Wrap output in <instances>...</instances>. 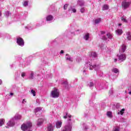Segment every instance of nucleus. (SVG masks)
Masks as SVG:
<instances>
[{"label": "nucleus", "instance_id": "1", "mask_svg": "<svg viewBox=\"0 0 131 131\" xmlns=\"http://www.w3.org/2000/svg\"><path fill=\"white\" fill-rule=\"evenodd\" d=\"M32 126V123L30 122H28L27 124H23L21 126V129L22 130L25 131L27 130L28 128H29Z\"/></svg>", "mask_w": 131, "mask_h": 131}, {"label": "nucleus", "instance_id": "2", "mask_svg": "<svg viewBox=\"0 0 131 131\" xmlns=\"http://www.w3.org/2000/svg\"><path fill=\"white\" fill-rule=\"evenodd\" d=\"M51 95L53 98H59L60 93L58 91V89H55L51 92Z\"/></svg>", "mask_w": 131, "mask_h": 131}, {"label": "nucleus", "instance_id": "3", "mask_svg": "<svg viewBox=\"0 0 131 131\" xmlns=\"http://www.w3.org/2000/svg\"><path fill=\"white\" fill-rule=\"evenodd\" d=\"M72 129V123H69L64 126V128L62 131H71Z\"/></svg>", "mask_w": 131, "mask_h": 131}, {"label": "nucleus", "instance_id": "4", "mask_svg": "<svg viewBox=\"0 0 131 131\" xmlns=\"http://www.w3.org/2000/svg\"><path fill=\"white\" fill-rule=\"evenodd\" d=\"M16 42L18 46H20V47H23V46H24V40L21 37L16 39Z\"/></svg>", "mask_w": 131, "mask_h": 131}, {"label": "nucleus", "instance_id": "5", "mask_svg": "<svg viewBox=\"0 0 131 131\" xmlns=\"http://www.w3.org/2000/svg\"><path fill=\"white\" fill-rule=\"evenodd\" d=\"M117 56L118 57L119 60L121 61V62L124 61L125 59H126V56L124 54H122L120 55H117Z\"/></svg>", "mask_w": 131, "mask_h": 131}, {"label": "nucleus", "instance_id": "6", "mask_svg": "<svg viewBox=\"0 0 131 131\" xmlns=\"http://www.w3.org/2000/svg\"><path fill=\"white\" fill-rule=\"evenodd\" d=\"M129 5H130V2H123L122 3V6L124 8V10H125V9H127V8L129 7Z\"/></svg>", "mask_w": 131, "mask_h": 131}, {"label": "nucleus", "instance_id": "7", "mask_svg": "<svg viewBox=\"0 0 131 131\" xmlns=\"http://www.w3.org/2000/svg\"><path fill=\"white\" fill-rule=\"evenodd\" d=\"M125 50H126V46L124 45H123L121 49H119L120 54H122V53H124V52H125Z\"/></svg>", "mask_w": 131, "mask_h": 131}, {"label": "nucleus", "instance_id": "8", "mask_svg": "<svg viewBox=\"0 0 131 131\" xmlns=\"http://www.w3.org/2000/svg\"><path fill=\"white\" fill-rule=\"evenodd\" d=\"M54 126L52 125V124H49L47 127V130L48 131H53L54 130Z\"/></svg>", "mask_w": 131, "mask_h": 131}, {"label": "nucleus", "instance_id": "9", "mask_svg": "<svg viewBox=\"0 0 131 131\" xmlns=\"http://www.w3.org/2000/svg\"><path fill=\"white\" fill-rule=\"evenodd\" d=\"M115 32L117 34H118V35H121V34H122V33H123V31L120 29H118L117 30H115Z\"/></svg>", "mask_w": 131, "mask_h": 131}, {"label": "nucleus", "instance_id": "10", "mask_svg": "<svg viewBox=\"0 0 131 131\" xmlns=\"http://www.w3.org/2000/svg\"><path fill=\"white\" fill-rule=\"evenodd\" d=\"M7 124L8 126H14V125H15V122L13 121H9Z\"/></svg>", "mask_w": 131, "mask_h": 131}, {"label": "nucleus", "instance_id": "11", "mask_svg": "<svg viewBox=\"0 0 131 131\" xmlns=\"http://www.w3.org/2000/svg\"><path fill=\"white\" fill-rule=\"evenodd\" d=\"M42 122H43V119L40 118L38 120V122L37 123V125L38 126H39L42 124Z\"/></svg>", "mask_w": 131, "mask_h": 131}, {"label": "nucleus", "instance_id": "12", "mask_svg": "<svg viewBox=\"0 0 131 131\" xmlns=\"http://www.w3.org/2000/svg\"><path fill=\"white\" fill-rule=\"evenodd\" d=\"M41 108L40 107H37L35 110V112L36 115L40 114V111Z\"/></svg>", "mask_w": 131, "mask_h": 131}, {"label": "nucleus", "instance_id": "13", "mask_svg": "<svg viewBox=\"0 0 131 131\" xmlns=\"http://www.w3.org/2000/svg\"><path fill=\"white\" fill-rule=\"evenodd\" d=\"M109 9V6L107 4H105L102 7V11H105L107 10H108Z\"/></svg>", "mask_w": 131, "mask_h": 131}, {"label": "nucleus", "instance_id": "14", "mask_svg": "<svg viewBox=\"0 0 131 131\" xmlns=\"http://www.w3.org/2000/svg\"><path fill=\"white\" fill-rule=\"evenodd\" d=\"M57 128H60L62 126V122H57L56 123Z\"/></svg>", "mask_w": 131, "mask_h": 131}, {"label": "nucleus", "instance_id": "15", "mask_svg": "<svg viewBox=\"0 0 131 131\" xmlns=\"http://www.w3.org/2000/svg\"><path fill=\"white\" fill-rule=\"evenodd\" d=\"M124 111H125V108H122L120 111H118V114H120L121 115H123V114L124 113Z\"/></svg>", "mask_w": 131, "mask_h": 131}, {"label": "nucleus", "instance_id": "16", "mask_svg": "<svg viewBox=\"0 0 131 131\" xmlns=\"http://www.w3.org/2000/svg\"><path fill=\"white\" fill-rule=\"evenodd\" d=\"M53 15H50L47 17V21H52V20H53Z\"/></svg>", "mask_w": 131, "mask_h": 131}, {"label": "nucleus", "instance_id": "17", "mask_svg": "<svg viewBox=\"0 0 131 131\" xmlns=\"http://www.w3.org/2000/svg\"><path fill=\"white\" fill-rule=\"evenodd\" d=\"M5 124V119H0V126H3Z\"/></svg>", "mask_w": 131, "mask_h": 131}, {"label": "nucleus", "instance_id": "18", "mask_svg": "<svg viewBox=\"0 0 131 131\" xmlns=\"http://www.w3.org/2000/svg\"><path fill=\"white\" fill-rule=\"evenodd\" d=\"M106 36H107L108 38H109V39H112V37H113V35L110 33H108L106 34Z\"/></svg>", "mask_w": 131, "mask_h": 131}, {"label": "nucleus", "instance_id": "19", "mask_svg": "<svg viewBox=\"0 0 131 131\" xmlns=\"http://www.w3.org/2000/svg\"><path fill=\"white\" fill-rule=\"evenodd\" d=\"M84 38L85 39V40H88L89 38H90V34L88 33L84 37Z\"/></svg>", "mask_w": 131, "mask_h": 131}, {"label": "nucleus", "instance_id": "20", "mask_svg": "<svg viewBox=\"0 0 131 131\" xmlns=\"http://www.w3.org/2000/svg\"><path fill=\"white\" fill-rule=\"evenodd\" d=\"M112 71L113 72H114V73H118L119 72V70L117 68H114L113 70H112Z\"/></svg>", "mask_w": 131, "mask_h": 131}, {"label": "nucleus", "instance_id": "21", "mask_svg": "<svg viewBox=\"0 0 131 131\" xmlns=\"http://www.w3.org/2000/svg\"><path fill=\"white\" fill-rule=\"evenodd\" d=\"M106 114H107V116L108 117H110V118H112V112H107L106 113Z\"/></svg>", "mask_w": 131, "mask_h": 131}, {"label": "nucleus", "instance_id": "22", "mask_svg": "<svg viewBox=\"0 0 131 131\" xmlns=\"http://www.w3.org/2000/svg\"><path fill=\"white\" fill-rule=\"evenodd\" d=\"M100 22H101V18H98L97 19H95V24H99V23H100Z\"/></svg>", "mask_w": 131, "mask_h": 131}, {"label": "nucleus", "instance_id": "23", "mask_svg": "<svg viewBox=\"0 0 131 131\" xmlns=\"http://www.w3.org/2000/svg\"><path fill=\"white\" fill-rule=\"evenodd\" d=\"M31 93L33 94V96L34 97H35V96H36V93L35 92V91L33 90H31Z\"/></svg>", "mask_w": 131, "mask_h": 131}, {"label": "nucleus", "instance_id": "24", "mask_svg": "<svg viewBox=\"0 0 131 131\" xmlns=\"http://www.w3.org/2000/svg\"><path fill=\"white\" fill-rule=\"evenodd\" d=\"M24 7H27L28 6V1H25L23 4Z\"/></svg>", "mask_w": 131, "mask_h": 131}, {"label": "nucleus", "instance_id": "25", "mask_svg": "<svg viewBox=\"0 0 131 131\" xmlns=\"http://www.w3.org/2000/svg\"><path fill=\"white\" fill-rule=\"evenodd\" d=\"M15 119H21V116L19 115H16V116H15Z\"/></svg>", "mask_w": 131, "mask_h": 131}, {"label": "nucleus", "instance_id": "26", "mask_svg": "<svg viewBox=\"0 0 131 131\" xmlns=\"http://www.w3.org/2000/svg\"><path fill=\"white\" fill-rule=\"evenodd\" d=\"M68 4H65L63 6L64 10H67V8H68Z\"/></svg>", "mask_w": 131, "mask_h": 131}, {"label": "nucleus", "instance_id": "27", "mask_svg": "<svg viewBox=\"0 0 131 131\" xmlns=\"http://www.w3.org/2000/svg\"><path fill=\"white\" fill-rule=\"evenodd\" d=\"M92 56H93L94 58H96V57H97V53L96 52H94L92 54Z\"/></svg>", "mask_w": 131, "mask_h": 131}, {"label": "nucleus", "instance_id": "28", "mask_svg": "<svg viewBox=\"0 0 131 131\" xmlns=\"http://www.w3.org/2000/svg\"><path fill=\"white\" fill-rule=\"evenodd\" d=\"M121 20L122 21H123V22H127V20L126 19L123 18V17H121Z\"/></svg>", "mask_w": 131, "mask_h": 131}, {"label": "nucleus", "instance_id": "29", "mask_svg": "<svg viewBox=\"0 0 131 131\" xmlns=\"http://www.w3.org/2000/svg\"><path fill=\"white\" fill-rule=\"evenodd\" d=\"M84 11H85V9H84V8H81L80 9V12L81 13H84Z\"/></svg>", "mask_w": 131, "mask_h": 131}, {"label": "nucleus", "instance_id": "30", "mask_svg": "<svg viewBox=\"0 0 131 131\" xmlns=\"http://www.w3.org/2000/svg\"><path fill=\"white\" fill-rule=\"evenodd\" d=\"M113 131H119V128H115L113 129Z\"/></svg>", "mask_w": 131, "mask_h": 131}, {"label": "nucleus", "instance_id": "31", "mask_svg": "<svg viewBox=\"0 0 131 131\" xmlns=\"http://www.w3.org/2000/svg\"><path fill=\"white\" fill-rule=\"evenodd\" d=\"M102 39H103V40H107V38L105 36H103L102 37Z\"/></svg>", "mask_w": 131, "mask_h": 131}, {"label": "nucleus", "instance_id": "32", "mask_svg": "<svg viewBox=\"0 0 131 131\" xmlns=\"http://www.w3.org/2000/svg\"><path fill=\"white\" fill-rule=\"evenodd\" d=\"M128 40H131V35H129L127 37Z\"/></svg>", "mask_w": 131, "mask_h": 131}, {"label": "nucleus", "instance_id": "33", "mask_svg": "<svg viewBox=\"0 0 131 131\" xmlns=\"http://www.w3.org/2000/svg\"><path fill=\"white\" fill-rule=\"evenodd\" d=\"M128 91H129V95H131V86L128 88Z\"/></svg>", "mask_w": 131, "mask_h": 131}, {"label": "nucleus", "instance_id": "34", "mask_svg": "<svg viewBox=\"0 0 131 131\" xmlns=\"http://www.w3.org/2000/svg\"><path fill=\"white\" fill-rule=\"evenodd\" d=\"M100 33H101V34H105V33H106V32L101 31H100Z\"/></svg>", "mask_w": 131, "mask_h": 131}, {"label": "nucleus", "instance_id": "35", "mask_svg": "<svg viewBox=\"0 0 131 131\" xmlns=\"http://www.w3.org/2000/svg\"><path fill=\"white\" fill-rule=\"evenodd\" d=\"M25 75H26V74H25V73H21V76H22V77H24V76H25Z\"/></svg>", "mask_w": 131, "mask_h": 131}, {"label": "nucleus", "instance_id": "36", "mask_svg": "<svg viewBox=\"0 0 131 131\" xmlns=\"http://www.w3.org/2000/svg\"><path fill=\"white\" fill-rule=\"evenodd\" d=\"M94 86V83L90 82V86Z\"/></svg>", "mask_w": 131, "mask_h": 131}, {"label": "nucleus", "instance_id": "37", "mask_svg": "<svg viewBox=\"0 0 131 131\" xmlns=\"http://www.w3.org/2000/svg\"><path fill=\"white\" fill-rule=\"evenodd\" d=\"M72 11H73V13H76V9H73L72 10Z\"/></svg>", "mask_w": 131, "mask_h": 131}, {"label": "nucleus", "instance_id": "38", "mask_svg": "<svg viewBox=\"0 0 131 131\" xmlns=\"http://www.w3.org/2000/svg\"><path fill=\"white\" fill-rule=\"evenodd\" d=\"M60 54H64V51L61 50Z\"/></svg>", "mask_w": 131, "mask_h": 131}, {"label": "nucleus", "instance_id": "39", "mask_svg": "<svg viewBox=\"0 0 131 131\" xmlns=\"http://www.w3.org/2000/svg\"><path fill=\"white\" fill-rule=\"evenodd\" d=\"M63 83H64V84H68V82L65 81V82H63Z\"/></svg>", "mask_w": 131, "mask_h": 131}, {"label": "nucleus", "instance_id": "40", "mask_svg": "<svg viewBox=\"0 0 131 131\" xmlns=\"http://www.w3.org/2000/svg\"><path fill=\"white\" fill-rule=\"evenodd\" d=\"M114 60V62H117V58H115Z\"/></svg>", "mask_w": 131, "mask_h": 131}, {"label": "nucleus", "instance_id": "41", "mask_svg": "<svg viewBox=\"0 0 131 131\" xmlns=\"http://www.w3.org/2000/svg\"><path fill=\"white\" fill-rule=\"evenodd\" d=\"M31 77H32H32H33V73H31Z\"/></svg>", "mask_w": 131, "mask_h": 131}, {"label": "nucleus", "instance_id": "42", "mask_svg": "<svg viewBox=\"0 0 131 131\" xmlns=\"http://www.w3.org/2000/svg\"><path fill=\"white\" fill-rule=\"evenodd\" d=\"M67 60H69V61H70L71 60L70 57H67Z\"/></svg>", "mask_w": 131, "mask_h": 131}, {"label": "nucleus", "instance_id": "43", "mask_svg": "<svg viewBox=\"0 0 131 131\" xmlns=\"http://www.w3.org/2000/svg\"><path fill=\"white\" fill-rule=\"evenodd\" d=\"M63 118H64V119H66L67 118V116H64Z\"/></svg>", "mask_w": 131, "mask_h": 131}, {"label": "nucleus", "instance_id": "44", "mask_svg": "<svg viewBox=\"0 0 131 131\" xmlns=\"http://www.w3.org/2000/svg\"><path fill=\"white\" fill-rule=\"evenodd\" d=\"M96 65H94V66H92V68H96Z\"/></svg>", "mask_w": 131, "mask_h": 131}, {"label": "nucleus", "instance_id": "45", "mask_svg": "<svg viewBox=\"0 0 131 131\" xmlns=\"http://www.w3.org/2000/svg\"><path fill=\"white\" fill-rule=\"evenodd\" d=\"M2 83H3V81H2V80L0 79V85H1V84H2Z\"/></svg>", "mask_w": 131, "mask_h": 131}, {"label": "nucleus", "instance_id": "46", "mask_svg": "<svg viewBox=\"0 0 131 131\" xmlns=\"http://www.w3.org/2000/svg\"><path fill=\"white\" fill-rule=\"evenodd\" d=\"M68 117H69V118H71V117H72V116L71 115L68 116Z\"/></svg>", "mask_w": 131, "mask_h": 131}, {"label": "nucleus", "instance_id": "47", "mask_svg": "<svg viewBox=\"0 0 131 131\" xmlns=\"http://www.w3.org/2000/svg\"><path fill=\"white\" fill-rule=\"evenodd\" d=\"M13 95H14V93H10V96H13Z\"/></svg>", "mask_w": 131, "mask_h": 131}, {"label": "nucleus", "instance_id": "48", "mask_svg": "<svg viewBox=\"0 0 131 131\" xmlns=\"http://www.w3.org/2000/svg\"><path fill=\"white\" fill-rule=\"evenodd\" d=\"M122 25V24H118V26H121Z\"/></svg>", "mask_w": 131, "mask_h": 131}, {"label": "nucleus", "instance_id": "49", "mask_svg": "<svg viewBox=\"0 0 131 131\" xmlns=\"http://www.w3.org/2000/svg\"><path fill=\"white\" fill-rule=\"evenodd\" d=\"M66 116H68V113H66Z\"/></svg>", "mask_w": 131, "mask_h": 131}, {"label": "nucleus", "instance_id": "50", "mask_svg": "<svg viewBox=\"0 0 131 131\" xmlns=\"http://www.w3.org/2000/svg\"><path fill=\"white\" fill-rule=\"evenodd\" d=\"M24 102H25V99H23V103H24Z\"/></svg>", "mask_w": 131, "mask_h": 131}, {"label": "nucleus", "instance_id": "51", "mask_svg": "<svg viewBox=\"0 0 131 131\" xmlns=\"http://www.w3.org/2000/svg\"><path fill=\"white\" fill-rule=\"evenodd\" d=\"M2 16V12H0V17Z\"/></svg>", "mask_w": 131, "mask_h": 131}, {"label": "nucleus", "instance_id": "52", "mask_svg": "<svg viewBox=\"0 0 131 131\" xmlns=\"http://www.w3.org/2000/svg\"><path fill=\"white\" fill-rule=\"evenodd\" d=\"M69 120V121H71V119H70Z\"/></svg>", "mask_w": 131, "mask_h": 131}, {"label": "nucleus", "instance_id": "53", "mask_svg": "<svg viewBox=\"0 0 131 131\" xmlns=\"http://www.w3.org/2000/svg\"><path fill=\"white\" fill-rule=\"evenodd\" d=\"M66 56H68V54H66Z\"/></svg>", "mask_w": 131, "mask_h": 131}, {"label": "nucleus", "instance_id": "54", "mask_svg": "<svg viewBox=\"0 0 131 131\" xmlns=\"http://www.w3.org/2000/svg\"><path fill=\"white\" fill-rule=\"evenodd\" d=\"M6 128H8V127H7V126H6Z\"/></svg>", "mask_w": 131, "mask_h": 131}]
</instances>
